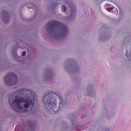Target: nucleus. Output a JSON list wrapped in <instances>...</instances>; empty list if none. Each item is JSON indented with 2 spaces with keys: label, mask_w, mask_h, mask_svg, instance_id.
<instances>
[{
  "label": "nucleus",
  "mask_w": 131,
  "mask_h": 131,
  "mask_svg": "<svg viewBox=\"0 0 131 131\" xmlns=\"http://www.w3.org/2000/svg\"><path fill=\"white\" fill-rule=\"evenodd\" d=\"M102 131H110V130L108 129H103Z\"/></svg>",
  "instance_id": "obj_14"
},
{
  "label": "nucleus",
  "mask_w": 131,
  "mask_h": 131,
  "mask_svg": "<svg viewBox=\"0 0 131 131\" xmlns=\"http://www.w3.org/2000/svg\"><path fill=\"white\" fill-rule=\"evenodd\" d=\"M127 57L129 60H131V50L127 51L126 53Z\"/></svg>",
  "instance_id": "obj_9"
},
{
  "label": "nucleus",
  "mask_w": 131,
  "mask_h": 131,
  "mask_svg": "<svg viewBox=\"0 0 131 131\" xmlns=\"http://www.w3.org/2000/svg\"><path fill=\"white\" fill-rule=\"evenodd\" d=\"M106 10L108 11L111 12V10H112V9L110 8H108L106 9Z\"/></svg>",
  "instance_id": "obj_12"
},
{
  "label": "nucleus",
  "mask_w": 131,
  "mask_h": 131,
  "mask_svg": "<svg viewBox=\"0 0 131 131\" xmlns=\"http://www.w3.org/2000/svg\"><path fill=\"white\" fill-rule=\"evenodd\" d=\"M46 27L49 35L56 39L64 37L68 32V29L66 25L55 20L49 22Z\"/></svg>",
  "instance_id": "obj_2"
},
{
  "label": "nucleus",
  "mask_w": 131,
  "mask_h": 131,
  "mask_svg": "<svg viewBox=\"0 0 131 131\" xmlns=\"http://www.w3.org/2000/svg\"><path fill=\"white\" fill-rule=\"evenodd\" d=\"M26 54V51H24L22 53V55L23 56H25Z\"/></svg>",
  "instance_id": "obj_13"
},
{
  "label": "nucleus",
  "mask_w": 131,
  "mask_h": 131,
  "mask_svg": "<svg viewBox=\"0 0 131 131\" xmlns=\"http://www.w3.org/2000/svg\"><path fill=\"white\" fill-rule=\"evenodd\" d=\"M6 13H7V12L5 10L3 11L2 13V15H5Z\"/></svg>",
  "instance_id": "obj_11"
},
{
  "label": "nucleus",
  "mask_w": 131,
  "mask_h": 131,
  "mask_svg": "<svg viewBox=\"0 0 131 131\" xmlns=\"http://www.w3.org/2000/svg\"><path fill=\"white\" fill-rule=\"evenodd\" d=\"M45 74H46L45 77L46 78H47L48 80H51V78H52L51 73L49 71H47L45 72Z\"/></svg>",
  "instance_id": "obj_7"
},
{
  "label": "nucleus",
  "mask_w": 131,
  "mask_h": 131,
  "mask_svg": "<svg viewBox=\"0 0 131 131\" xmlns=\"http://www.w3.org/2000/svg\"><path fill=\"white\" fill-rule=\"evenodd\" d=\"M34 8H35V9H37V8L36 7H35Z\"/></svg>",
  "instance_id": "obj_16"
},
{
  "label": "nucleus",
  "mask_w": 131,
  "mask_h": 131,
  "mask_svg": "<svg viewBox=\"0 0 131 131\" xmlns=\"http://www.w3.org/2000/svg\"><path fill=\"white\" fill-rule=\"evenodd\" d=\"M65 69L66 71L70 74H72V73L77 72L80 70L79 67L77 65L72 66L70 68L68 69Z\"/></svg>",
  "instance_id": "obj_6"
},
{
  "label": "nucleus",
  "mask_w": 131,
  "mask_h": 131,
  "mask_svg": "<svg viewBox=\"0 0 131 131\" xmlns=\"http://www.w3.org/2000/svg\"><path fill=\"white\" fill-rule=\"evenodd\" d=\"M17 48H18V49H19V48H21L22 49H23V48H22L21 46H19V47H18Z\"/></svg>",
  "instance_id": "obj_15"
},
{
  "label": "nucleus",
  "mask_w": 131,
  "mask_h": 131,
  "mask_svg": "<svg viewBox=\"0 0 131 131\" xmlns=\"http://www.w3.org/2000/svg\"><path fill=\"white\" fill-rule=\"evenodd\" d=\"M18 80L17 75L13 73H9L8 75L6 76L4 79L6 83L9 85H15L17 83Z\"/></svg>",
  "instance_id": "obj_4"
},
{
  "label": "nucleus",
  "mask_w": 131,
  "mask_h": 131,
  "mask_svg": "<svg viewBox=\"0 0 131 131\" xmlns=\"http://www.w3.org/2000/svg\"><path fill=\"white\" fill-rule=\"evenodd\" d=\"M13 55L16 58H17V57H18V56L16 54L15 51L14 50L13 51Z\"/></svg>",
  "instance_id": "obj_10"
},
{
  "label": "nucleus",
  "mask_w": 131,
  "mask_h": 131,
  "mask_svg": "<svg viewBox=\"0 0 131 131\" xmlns=\"http://www.w3.org/2000/svg\"><path fill=\"white\" fill-rule=\"evenodd\" d=\"M64 2L65 3L63 4H65L62 7V10L64 12H66V6L67 7V8H68V7H70V10L71 13L69 16V18H71L74 13V9L73 8L70 7V4L67 1H64Z\"/></svg>",
  "instance_id": "obj_5"
},
{
  "label": "nucleus",
  "mask_w": 131,
  "mask_h": 131,
  "mask_svg": "<svg viewBox=\"0 0 131 131\" xmlns=\"http://www.w3.org/2000/svg\"><path fill=\"white\" fill-rule=\"evenodd\" d=\"M5 21V22L6 23H7V22L6 21Z\"/></svg>",
  "instance_id": "obj_17"
},
{
  "label": "nucleus",
  "mask_w": 131,
  "mask_h": 131,
  "mask_svg": "<svg viewBox=\"0 0 131 131\" xmlns=\"http://www.w3.org/2000/svg\"><path fill=\"white\" fill-rule=\"evenodd\" d=\"M35 97L33 93L26 89L18 90L11 94L8 98L9 104L13 109L18 112H25L27 111L21 105L22 102L25 104L24 107L26 109L30 108V110L33 107Z\"/></svg>",
  "instance_id": "obj_1"
},
{
  "label": "nucleus",
  "mask_w": 131,
  "mask_h": 131,
  "mask_svg": "<svg viewBox=\"0 0 131 131\" xmlns=\"http://www.w3.org/2000/svg\"><path fill=\"white\" fill-rule=\"evenodd\" d=\"M60 98L59 94L54 92H50L46 94L43 97L42 101L46 110L53 113L58 111L56 105V100Z\"/></svg>",
  "instance_id": "obj_3"
},
{
  "label": "nucleus",
  "mask_w": 131,
  "mask_h": 131,
  "mask_svg": "<svg viewBox=\"0 0 131 131\" xmlns=\"http://www.w3.org/2000/svg\"><path fill=\"white\" fill-rule=\"evenodd\" d=\"M93 85L91 84L89 86L88 88V91L90 92H93L94 91V88L93 87Z\"/></svg>",
  "instance_id": "obj_8"
}]
</instances>
